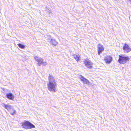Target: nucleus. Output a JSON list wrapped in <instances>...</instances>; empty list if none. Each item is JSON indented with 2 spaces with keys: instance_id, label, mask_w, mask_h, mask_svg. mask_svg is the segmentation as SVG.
Returning a JSON list of instances; mask_svg holds the SVG:
<instances>
[{
  "instance_id": "f257e3e1",
  "label": "nucleus",
  "mask_w": 131,
  "mask_h": 131,
  "mask_svg": "<svg viewBox=\"0 0 131 131\" xmlns=\"http://www.w3.org/2000/svg\"><path fill=\"white\" fill-rule=\"evenodd\" d=\"M48 82L47 84L48 90L52 92H55L57 88V83L54 78L49 74Z\"/></svg>"
},
{
  "instance_id": "9d476101",
  "label": "nucleus",
  "mask_w": 131,
  "mask_h": 131,
  "mask_svg": "<svg viewBox=\"0 0 131 131\" xmlns=\"http://www.w3.org/2000/svg\"><path fill=\"white\" fill-rule=\"evenodd\" d=\"M80 78L81 81H82L83 83L87 84H89V81L86 79L84 78L81 75L80 77Z\"/></svg>"
},
{
  "instance_id": "0eeeda50",
  "label": "nucleus",
  "mask_w": 131,
  "mask_h": 131,
  "mask_svg": "<svg viewBox=\"0 0 131 131\" xmlns=\"http://www.w3.org/2000/svg\"><path fill=\"white\" fill-rule=\"evenodd\" d=\"M124 51L125 53H128L131 51V49L128 45L126 43H125L123 48Z\"/></svg>"
},
{
  "instance_id": "423d86ee",
  "label": "nucleus",
  "mask_w": 131,
  "mask_h": 131,
  "mask_svg": "<svg viewBox=\"0 0 131 131\" xmlns=\"http://www.w3.org/2000/svg\"><path fill=\"white\" fill-rule=\"evenodd\" d=\"M84 62L85 65L88 68H92L93 63L90 60L87 59L85 60Z\"/></svg>"
},
{
  "instance_id": "6e6552de",
  "label": "nucleus",
  "mask_w": 131,
  "mask_h": 131,
  "mask_svg": "<svg viewBox=\"0 0 131 131\" xmlns=\"http://www.w3.org/2000/svg\"><path fill=\"white\" fill-rule=\"evenodd\" d=\"M104 60L106 63L109 64L112 61L113 58L110 56H107L105 57Z\"/></svg>"
},
{
  "instance_id": "9b49d317",
  "label": "nucleus",
  "mask_w": 131,
  "mask_h": 131,
  "mask_svg": "<svg viewBox=\"0 0 131 131\" xmlns=\"http://www.w3.org/2000/svg\"><path fill=\"white\" fill-rule=\"evenodd\" d=\"M50 41L52 45L56 46L58 44V42H57L55 39L51 38Z\"/></svg>"
},
{
  "instance_id": "f8f14e48",
  "label": "nucleus",
  "mask_w": 131,
  "mask_h": 131,
  "mask_svg": "<svg viewBox=\"0 0 131 131\" xmlns=\"http://www.w3.org/2000/svg\"><path fill=\"white\" fill-rule=\"evenodd\" d=\"M7 97L10 100H13L14 99V96L12 93H9L6 94Z\"/></svg>"
},
{
  "instance_id": "2eb2a0df",
  "label": "nucleus",
  "mask_w": 131,
  "mask_h": 131,
  "mask_svg": "<svg viewBox=\"0 0 131 131\" xmlns=\"http://www.w3.org/2000/svg\"><path fill=\"white\" fill-rule=\"evenodd\" d=\"M19 47L21 48L24 49L25 47L24 45L20 43H19L18 45Z\"/></svg>"
},
{
  "instance_id": "1a4fd4ad",
  "label": "nucleus",
  "mask_w": 131,
  "mask_h": 131,
  "mask_svg": "<svg viewBox=\"0 0 131 131\" xmlns=\"http://www.w3.org/2000/svg\"><path fill=\"white\" fill-rule=\"evenodd\" d=\"M98 54L100 55L104 50L103 46L101 44H99L97 46Z\"/></svg>"
},
{
  "instance_id": "dca6fc26",
  "label": "nucleus",
  "mask_w": 131,
  "mask_h": 131,
  "mask_svg": "<svg viewBox=\"0 0 131 131\" xmlns=\"http://www.w3.org/2000/svg\"><path fill=\"white\" fill-rule=\"evenodd\" d=\"M10 114L12 115H14V114H16V111L15 110L13 109L12 110L10 111Z\"/></svg>"
},
{
  "instance_id": "20e7f679",
  "label": "nucleus",
  "mask_w": 131,
  "mask_h": 131,
  "mask_svg": "<svg viewBox=\"0 0 131 131\" xmlns=\"http://www.w3.org/2000/svg\"><path fill=\"white\" fill-rule=\"evenodd\" d=\"M34 58L37 62V64L39 66H40L41 64L45 66L47 65L46 62L43 61V59L40 57L35 56L34 57Z\"/></svg>"
},
{
  "instance_id": "f03ea898",
  "label": "nucleus",
  "mask_w": 131,
  "mask_h": 131,
  "mask_svg": "<svg viewBox=\"0 0 131 131\" xmlns=\"http://www.w3.org/2000/svg\"><path fill=\"white\" fill-rule=\"evenodd\" d=\"M129 59L130 58L128 57H125L124 55H119L118 61L121 64H124L129 61Z\"/></svg>"
},
{
  "instance_id": "7ed1b4c3",
  "label": "nucleus",
  "mask_w": 131,
  "mask_h": 131,
  "mask_svg": "<svg viewBox=\"0 0 131 131\" xmlns=\"http://www.w3.org/2000/svg\"><path fill=\"white\" fill-rule=\"evenodd\" d=\"M34 58L37 62V64L39 66H40L41 64L45 66L47 65L46 62L43 61V59L40 57L35 56L34 57Z\"/></svg>"
},
{
  "instance_id": "4468645a",
  "label": "nucleus",
  "mask_w": 131,
  "mask_h": 131,
  "mask_svg": "<svg viewBox=\"0 0 131 131\" xmlns=\"http://www.w3.org/2000/svg\"><path fill=\"white\" fill-rule=\"evenodd\" d=\"M74 58L77 61L79 60V55H74L73 56Z\"/></svg>"
},
{
  "instance_id": "39448f33",
  "label": "nucleus",
  "mask_w": 131,
  "mask_h": 131,
  "mask_svg": "<svg viewBox=\"0 0 131 131\" xmlns=\"http://www.w3.org/2000/svg\"><path fill=\"white\" fill-rule=\"evenodd\" d=\"M22 125L24 128L26 129H31L35 127L34 125L28 121L24 123Z\"/></svg>"
},
{
  "instance_id": "f3484780",
  "label": "nucleus",
  "mask_w": 131,
  "mask_h": 131,
  "mask_svg": "<svg viewBox=\"0 0 131 131\" xmlns=\"http://www.w3.org/2000/svg\"><path fill=\"white\" fill-rule=\"evenodd\" d=\"M128 0L130 1V2L131 3V0Z\"/></svg>"
},
{
  "instance_id": "ddd939ff",
  "label": "nucleus",
  "mask_w": 131,
  "mask_h": 131,
  "mask_svg": "<svg viewBox=\"0 0 131 131\" xmlns=\"http://www.w3.org/2000/svg\"><path fill=\"white\" fill-rule=\"evenodd\" d=\"M2 106L7 109L8 110L12 109V107L9 105L5 104H3L2 105Z\"/></svg>"
}]
</instances>
